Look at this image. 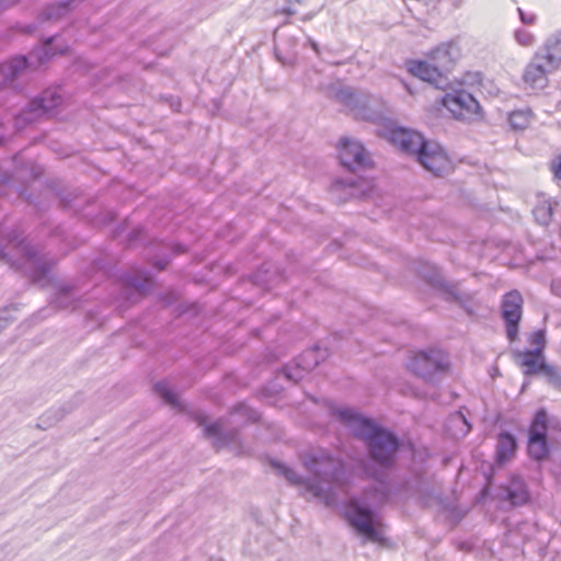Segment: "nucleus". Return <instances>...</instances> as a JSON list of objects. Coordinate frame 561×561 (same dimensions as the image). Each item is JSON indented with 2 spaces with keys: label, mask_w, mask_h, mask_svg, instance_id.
<instances>
[{
  "label": "nucleus",
  "mask_w": 561,
  "mask_h": 561,
  "mask_svg": "<svg viewBox=\"0 0 561 561\" xmlns=\"http://www.w3.org/2000/svg\"><path fill=\"white\" fill-rule=\"evenodd\" d=\"M304 463L312 478H302L283 463L273 466L290 484L300 488L304 496L318 499L328 506L334 505L337 491L346 492L347 477L342 461L320 450L306 455Z\"/></svg>",
  "instance_id": "1"
},
{
  "label": "nucleus",
  "mask_w": 561,
  "mask_h": 561,
  "mask_svg": "<svg viewBox=\"0 0 561 561\" xmlns=\"http://www.w3.org/2000/svg\"><path fill=\"white\" fill-rule=\"evenodd\" d=\"M332 415L368 446L371 458L381 466H389L398 450L397 437L379 427L370 419L347 407L332 408Z\"/></svg>",
  "instance_id": "2"
},
{
  "label": "nucleus",
  "mask_w": 561,
  "mask_h": 561,
  "mask_svg": "<svg viewBox=\"0 0 561 561\" xmlns=\"http://www.w3.org/2000/svg\"><path fill=\"white\" fill-rule=\"evenodd\" d=\"M387 493V485L378 480L374 489L365 493L362 501L351 500L345 511L347 520L357 533L373 541H381L383 537L381 530L375 526L370 506L383 502Z\"/></svg>",
  "instance_id": "3"
},
{
  "label": "nucleus",
  "mask_w": 561,
  "mask_h": 561,
  "mask_svg": "<svg viewBox=\"0 0 561 561\" xmlns=\"http://www.w3.org/2000/svg\"><path fill=\"white\" fill-rule=\"evenodd\" d=\"M67 46L60 44L59 36L47 38L42 46L34 49L28 57L19 56L0 65V88L12 82L28 67H38L56 54H64Z\"/></svg>",
  "instance_id": "4"
},
{
  "label": "nucleus",
  "mask_w": 561,
  "mask_h": 561,
  "mask_svg": "<svg viewBox=\"0 0 561 561\" xmlns=\"http://www.w3.org/2000/svg\"><path fill=\"white\" fill-rule=\"evenodd\" d=\"M0 259H7L12 265L22 268L34 280L44 277L49 265L39 256L32 244L16 237L9 240L5 247L0 245Z\"/></svg>",
  "instance_id": "5"
},
{
  "label": "nucleus",
  "mask_w": 561,
  "mask_h": 561,
  "mask_svg": "<svg viewBox=\"0 0 561 561\" xmlns=\"http://www.w3.org/2000/svg\"><path fill=\"white\" fill-rule=\"evenodd\" d=\"M409 369L426 381H434L449 369L448 355L438 348L416 352L408 364Z\"/></svg>",
  "instance_id": "6"
},
{
  "label": "nucleus",
  "mask_w": 561,
  "mask_h": 561,
  "mask_svg": "<svg viewBox=\"0 0 561 561\" xmlns=\"http://www.w3.org/2000/svg\"><path fill=\"white\" fill-rule=\"evenodd\" d=\"M442 104L457 119L473 122L481 117L479 102L465 90H454L446 93L442 99Z\"/></svg>",
  "instance_id": "7"
},
{
  "label": "nucleus",
  "mask_w": 561,
  "mask_h": 561,
  "mask_svg": "<svg viewBox=\"0 0 561 561\" xmlns=\"http://www.w3.org/2000/svg\"><path fill=\"white\" fill-rule=\"evenodd\" d=\"M523 304L524 299L517 290L506 293L501 301V317L505 323L506 335L511 342L515 341L518 336Z\"/></svg>",
  "instance_id": "8"
},
{
  "label": "nucleus",
  "mask_w": 561,
  "mask_h": 561,
  "mask_svg": "<svg viewBox=\"0 0 561 561\" xmlns=\"http://www.w3.org/2000/svg\"><path fill=\"white\" fill-rule=\"evenodd\" d=\"M417 161L424 169L436 175H442L451 170V161L445 150L434 141H427L417 156Z\"/></svg>",
  "instance_id": "9"
},
{
  "label": "nucleus",
  "mask_w": 561,
  "mask_h": 561,
  "mask_svg": "<svg viewBox=\"0 0 561 561\" xmlns=\"http://www.w3.org/2000/svg\"><path fill=\"white\" fill-rule=\"evenodd\" d=\"M386 138L401 151L416 157L427 142L420 133L394 126L387 129Z\"/></svg>",
  "instance_id": "10"
},
{
  "label": "nucleus",
  "mask_w": 561,
  "mask_h": 561,
  "mask_svg": "<svg viewBox=\"0 0 561 561\" xmlns=\"http://www.w3.org/2000/svg\"><path fill=\"white\" fill-rule=\"evenodd\" d=\"M341 163L352 171L364 169L370 164V158L364 146L351 138H343L339 145Z\"/></svg>",
  "instance_id": "11"
},
{
  "label": "nucleus",
  "mask_w": 561,
  "mask_h": 561,
  "mask_svg": "<svg viewBox=\"0 0 561 561\" xmlns=\"http://www.w3.org/2000/svg\"><path fill=\"white\" fill-rule=\"evenodd\" d=\"M548 415L541 410L535 415L529 430L528 453L536 460L543 459L548 454L546 440Z\"/></svg>",
  "instance_id": "12"
},
{
  "label": "nucleus",
  "mask_w": 561,
  "mask_h": 561,
  "mask_svg": "<svg viewBox=\"0 0 561 561\" xmlns=\"http://www.w3.org/2000/svg\"><path fill=\"white\" fill-rule=\"evenodd\" d=\"M514 358L525 375H534L539 371H543L550 377L556 375L554 369L545 364L543 353H539V350L515 351Z\"/></svg>",
  "instance_id": "13"
},
{
  "label": "nucleus",
  "mask_w": 561,
  "mask_h": 561,
  "mask_svg": "<svg viewBox=\"0 0 561 561\" xmlns=\"http://www.w3.org/2000/svg\"><path fill=\"white\" fill-rule=\"evenodd\" d=\"M460 56V47L455 42L442 43L426 54V58L437 66L442 73L449 70Z\"/></svg>",
  "instance_id": "14"
},
{
  "label": "nucleus",
  "mask_w": 561,
  "mask_h": 561,
  "mask_svg": "<svg viewBox=\"0 0 561 561\" xmlns=\"http://www.w3.org/2000/svg\"><path fill=\"white\" fill-rule=\"evenodd\" d=\"M407 68L413 76L435 85H438L443 80V73L428 58L426 60H409Z\"/></svg>",
  "instance_id": "15"
},
{
  "label": "nucleus",
  "mask_w": 561,
  "mask_h": 561,
  "mask_svg": "<svg viewBox=\"0 0 561 561\" xmlns=\"http://www.w3.org/2000/svg\"><path fill=\"white\" fill-rule=\"evenodd\" d=\"M337 100L351 111H355L357 116L370 119L369 115L365 114L370 98L362 92H356L352 88H343L336 93Z\"/></svg>",
  "instance_id": "16"
},
{
  "label": "nucleus",
  "mask_w": 561,
  "mask_h": 561,
  "mask_svg": "<svg viewBox=\"0 0 561 561\" xmlns=\"http://www.w3.org/2000/svg\"><path fill=\"white\" fill-rule=\"evenodd\" d=\"M549 72L552 70L536 55L524 71V81L533 88H543Z\"/></svg>",
  "instance_id": "17"
},
{
  "label": "nucleus",
  "mask_w": 561,
  "mask_h": 561,
  "mask_svg": "<svg viewBox=\"0 0 561 561\" xmlns=\"http://www.w3.org/2000/svg\"><path fill=\"white\" fill-rule=\"evenodd\" d=\"M320 353L321 350L319 347L305 351L297 362L299 371L290 373L289 368H285L286 378L295 381L302 378L301 371L311 370L319 364L320 358L324 357V354L320 355Z\"/></svg>",
  "instance_id": "18"
},
{
  "label": "nucleus",
  "mask_w": 561,
  "mask_h": 561,
  "mask_svg": "<svg viewBox=\"0 0 561 561\" xmlns=\"http://www.w3.org/2000/svg\"><path fill=\"white\" fill-rule=\"evenodd\" d=\"M536 55L554 71L561 65V38L549 39Z\"/></svg>",
  "instance_id": "19"
},
{
  "label": "nucleus",
  "mask_w": 561,
  "mask_h": 561,
  "mask_svg": "<svg viewBox=\"0 0 561 561\" xmlns=\"http://www.w3.org/2000/svg\"><path fill=\"white\" fill-rule=\"evenodd\" d=\"M61 103V95L56 90H46L30 104L31 111L48 113Z\"/></svg>",
  "instance_id": "20"
},
{
  "label": "nucleus",
  "mask_w": 561,
  "mask_h": 561,
  "mask_svg": "<svg viewBox=\"0 0 561 561\" xmlns=\"http://www.w3.org/2000/svg\"><path fill=\"white\" fill-rule=\"evenodd\" d=\"M199 425L205 426L204 433L205 436L213 440V444L217 447H222L230 443L231 437L234 433L225 434L222 432L224 423L222 421H217L213 424L205 425L204 419L199 420Z\"/></svg>",
  "instance_id": "21"
},
{
  "label": "nucleus",
  "mask_w": 561,
  "mask_h": 561,
  "mask_svg": "<svg viewBox=\"0 0 561 561\" xmlns=\"http://www.w3.org/2000/svg\"><path fill=\"white\" fill-rule=\"evenodd\" d=\"M516 442L515 438L508 433H502L497 438L496 446V460L500 463L508 460L515 453Z\"/></svg>",
  "instance_id": "22"
},
{
  "label": "nucleus",
  "mask_w": 561,
  "mask_h": 561,
  "mask_svg": "<svg viewBox=\"0 0 561 561\" xmlns=\"http://www.w3.org/2000/svg\"><path fill=\"white\" fill-rule=\"evenodd\" d=\"M156 393L169 405L181 409L178 394L171 389L168 382L160 381L154 385Z\"/></svg>",
  "instance_id": "23"
},
{
  "label": "nucleus",
  "mask_w": 561,
  "mask_h": 561,
  "mask_svg": "<svg viewBox=\"0 0 561 561\" xmlns=\"http://www.w3.org/2000/svg\"><path fill=\"white\" fill-rule=\"evenodd\" d=\"M531 119V112L528 110L514 111L510 115V124L514 129H525Z\"/></svg>",
  "instance_id": "24"
},
{
  "label": "nucleus",
  "mask_w": 561,
  "mask_h": 561,
  "mask_svg": "<svg viewBox=\"0 0 561 561\" xmlns=\"http://www.w3.org/2000/svg\"><path fill=\"white\" fill-rule=\"evenodd\" d=\"M552 204L550 201H545L541 204L537 205L534 209V216L540 225H548L552 218Z\"/></svg>",
  "instance_id": "25"
},
{
  "label": "nucleus",
  "mask_w": 561,
  "mask_h": 561,
  "mask_svg": "<svg viewBox=\"0 0 561 561\" xmlns=\"http://www.w3.org/2000/svg\"><path fill=\"white\" fill-rule=\"evenodd\" d=\"M513 488H510L507 491L508 499L515 505H519L526 503L528 501V493L525 490V486L522 482H514Z\"/></svg>",
  "instance_id": "26"
},
{
  "label": "nucleus",
  "mask_w": 561,
  "mask_h": 561,
  "mask_svg": "<svg viewBox=\"0 0 561 561\" xmlns=\"http://www.w3.org/2000/svg\"><path fill=\"white\" fill-rule=\"evenodd\" d=\"M528 343L534 346V350H539V353H543L546 346V332L545 330H537L529 334L527 339Z\"/></svg>",
  "instance_id": "27"
},
{
  "label": "nucleus",
  "mask_w": 561,
  "mask_h": 561,
  "mask_svg": "<svg viewBox=\"0 0 561 561\" xmlns=\"http://www.w3.org/2000/svg\"><path fill=\"white\" fill-rule=\"evenodd\" d=\"M344 190H348V195L352 196V197H356L358 196V190H357V185L356 183H350L347 184L345 181L343 180H336L333 185H332V191L334 193H339V192H342Z\"/></svg>",
  "instance_id": "28"
},
{
  "label": "nucleus",
  "mask_w": 561,
  "mask_h": 561,
  "mask_svg": "<svg viewBox=\"0 0 561 561\" xmlns=\"http://www.w3.org/2000/svg\"><path fill=\"white\" fill-rule=\"evenodd\" d=\"M515 39L522 46H531L535 43L534 35L525 28H518L515 31Z\"/></svg>",
  "instance_id": "29"
},
{
  "label": "nucleus",
  "mask_w": 561,
  "mask_h": 561,
  "mask_svg": "<svg viewBox=\"0 0 561 561\" xmlns=\"http://www.w3.org/2000/svg\"><path fill=\"white\" fill-rule=\"evenodd\" d=\"M450 423H453L454 425H462V430L461 432L463 434L468 433L469 432V424L467 423V420L465 419V416L461 414V413H455L450 416Z\"/></svg>",
  "instance_id": "30"
},
{
  "label": "nucleus",
  "mask_w": 561,
  "mask_h": 561,
  "mask_svg": "<svg viewBox=\"0 0 561 561\" xmlns=\"http://www.w3.org/2000/svg\"><path fill=\"white\" fill-rule=\"evenodd\" d=\"M518 13H519L520 21L524 24H534L536 22L535 13L526 12V11L522 10L520 8H518Z\"/></svg>",
  "instance_id": "31"
},
{
  "label": "nucleus",
  "mask_w": 561,
  "mask_h": 561,
  "mask_svg": "<svg viewBox=\"0 0 561 561\" xmlns=\"http://www.w3.org/2000/svg\"><path fill=\"white\" fill-rule=\"evenodd\" d=\"M552 172L557 180L561 181V157L552 162Z\"/></svg>",
  "instance_id": "32"
},
{
  "label": "nucleus",
  "mask_w": 561,
  "mask_h": 561,
  "mask_svg": "<svg viewBox=\"0 0 561 561\" xmlns=\"http://www.w3.org/2000/svg\"><path fill=\"white\" fill-rule=\"evenodd\" d=\"M19 0H0V12L14 3H16Z\"/></svg>",
  "instance_id": "33"
},
{
  "label": "nucleus",
  "mask_w": 561,
  "mask_h": 561,
  "mask_svg": "<svg viewBox=\"0 0 561 561\" xmlns=\"http://www.w3.org/2000/svg\"><path fill=\"white\" fill-rule=\"evenodd\" d=\"M308 43H309L310 47L319 55L320 50H319L318 43L310 37H308Z\"/></svg>",
  "instance_id": "34"
},
{
  "label": "nucleus",
  "mask_w": 561,
  "mask_h": 561,
  "mask_svg": "<svg viewBox=\"0 0 561 561\" xmlns=\"http://www.w3.org/2000/svg\"><path fill=\"white\" fill-rule=\"evenodd\" d=\"M454 8H460L463 3V0H448Z\"/></svg>",
  "instance_id": "35"
},
{
  "label": "nucleus",
  "mask_w": 561,
  "mask_h": 561,
  "mask_svg": "<svg viewBox=\"0 0 561 561\" xmlns=\"http://www.w3.org/2000/svg\"><path fill=\"white\" fill-rule=\"evenodd\" d=\"M288 13H289V14H298V13H299V11H298L297 9H295L294 7H289V8H288Z\"/></svg>",
  "instance_id": "36"
},
{
  "label": "nucleus",
  "mask_w": 561,
  "mask_h": 561,
  "mask_svg": "<svg viewBox=\"0 0 561 561\" xmlns=\"http://www.w3.org/2000/svg\"><path fill=\"white\" fill-rule=\"evenodd\" d=\"M312 16H313V13H308V14H304V15H302V19H304V20H309V19H311Z\"/></svg>",
  "instance_id": "37"
}]
</instances>
